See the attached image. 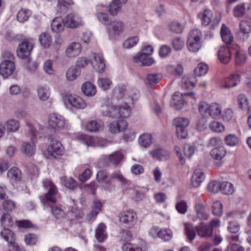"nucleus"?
Listing matches in <instances>:
<instances>
[{
	"label": "nucleus",
	"mask_w": 251,
	"mask_h": 251,
	"mask_svg": "<svg viewBox=\"0 0 251 251\" xmlns=\"http://www.w3.org/2000/svg\"><path fill=\"white\" fill-rule=\"evenodd\" d=\"M199 111L203 118L208 116L216 120L220 119L222 116V106L217 102L210 104L201 101L199 104Z\"/></svg>",
	"instance_id": "nucleus-1"
},
{
	"label": "nucleus",
	"mask_w": 251,
	"mask_h": 251,
	"mask_svg": "<svg viewBox=\"0 0 251 251\" xmlns=\"http://www.w3.org/2000/svg\"><path fill=\"white\" fill-rule=\"evenodd\" d=\"M202 33L199 29L191 30L188 35L187 46L190 51H198L202 46Z\"/></svg>",
	"instance_id": "nucleus-2"
},
{
	"label": "nucleus",
	"mask_w": 251,
	"mask_h": 251,
	"mask_svg": "<svg viewBox=\"0 0 251 251\" xmlns=\"http://www.w3.org/2000/svg\"><path fill=\"white\" fill-rule=\"evenodd\" d=\"M64 152V148L61 143L57 140H52L45 151L44 155L47 158L58 159Z\"/></svg>",
	"instance_id": "nucleus-3"
},
{
	"label": "nucleus",
	"mask_w": 251,
	"mask_h": 251,
	"mask_svg": "<svg viewBox=\"0 0 251 251\" xmlns=\"http://www.w3.org/2000/svg\"><path fill=\"white\" fill-rule=\"evenodd\" d=\"M5 56L8 59L4 60L1 62L0 64V74L3 77L7 78L14 73L16 69V66L13 61L14 59V55L8 52L5 54Z\"/></svg>",
	"instance_id": "nucleus-4"
},
{
	"label": "nucleus",
	"mask_w": 251,
	"mask_h": 251,
	"mask_svg": "<svg viewBox=\"0 0 251 251\" xmlns=\"http://www.w3.org/2000/svg\"><path fill=\"white\" fill-rule=\"evenodd\" d=\"M119 221L128 228H132L136 225L138 216L136 212L132 209L122 211L119 214Z\"/></svg>",
	"instance_id": "nucleus-5"
},
{
	"label": "nucleus",
	"mask_w": 251,
	"mask_h": 251,
	"mask_svg": "<svg viewBox=\"0 0 251 251\" xmlns=\"http://www.w3.org/2000/svg\"><path fill=\"white\" fill-rule=\"evenodd\" d=\"M147 249L146 242L141 238L126 241L122 245L123 251H145Z\"/></svg>",
	"instance_id": "nucleus-6"
},
{
	"label": "nucleus",
	"mask_w": 251,
	"mask_h": 251,
	"mask_svg": "<svg viewBox=\"0 0 251 251\" xmlns=\"http://www.w3.org/2000/svg\"><path fill=\"white\" fill-rule=\"evenodd\" d=\"M43 187L48 192L44 195V199L46 201L53 204L56 203V196L58 193L57 187L50 179H45L43 181Z\"/></svg>",
	"instance_id": "nucleus-7"
},
{
	"label": "nucleus",
	"mask_w": 251,
	"mask_h": 251,
	"mask_svg": "<svg viewBox=\"0 0 251 251\" xmlns=\"http://www.w3.org/2000/svg\"><path fill=\"white\" fill-rule=\"evenodd\" d=\"M34 46L33 41L30 39L24 40L18 45L17 49V56L23 59H28Z\"/></svg>",
	"instance_id": "nucleus-8"
},
{
	"label": "nucleus",
	"mask_w": 251,
	"mask_h": 251,
	"mask_svg": "<svg viewBox=\"0 0 251 251\" xmlns=\"http://www.w3.org/2000/svg\"><path fill=\"white\" fill-rule=\"evenodd\" d=\"M48 127L55 131H60L65 127V120L60 115L54 113L50 114L48 120Z\"/></svg>",
	"instance_id": "nucleus-9"
},
{
	"label": "nucleus",
	"mask_w": 251,
	"mask_h": 251,
	"mask_svg": "<svg viewBox=\"0 0 251 251\" xmlns=\"http://www.w3.org/2000/svg\"><path fill=\"white\" fill-rule=\"evenodd\" d=\"M187 97L195 99V94L193 93H175L173 97L171 105L175 107L176 109H180L184 105L185 101L187 100Z\"/></svg>",
	"instance_id": "nucleus-10"
},
{
	"label": "nucleus",
	"mask_w": 251,
	"mask_h": 251,
	"mask_svg": "<svg viewBox=\"0 0 251 251\" xmlns=\"http://www.w3.org/2000/svg\"><path fill=\"white\" fill-rule=\"evenodd\" d=\"M175 150L177 156L179 157L181 164H184L186 158H190L194 153L195 149L194 147L190 144H185L183 150V156L180 149L178 147H175Z\"/></svg>",
	"instance_id": "nucleus-11"
},
{
	"label": "nucleus",
	"mask_w": 251,
	"mask_h": 251,
	"mask_svg": "<svg viewBox=\"0 0 251 251\" xmlns=\"http://www.w3.org/2000/svg\"><path fill=\"white\" fill-rule=\"evenodd\" d=\"M64 24L66 26L71 28H77L83 24L81 18L74 13L67 15L64 18Z\"/></svg>",
	"instance_id": "nucleus-12"
},
{
	"label": "nucleus",
	"mask_w": 251,
	"mask_h": 251,
	"mask_svg": "<svg viewBox=\"0 0 251 251\" xmlns=\"http://www.w3.org/2000/svg\"><path fill=\"white\" fill-rule=\"evenodd\" d=\"M108 126L111 133L117 134L125 131L127 128L128 124L124 120H118L111 122Z\"/></svg>",
	"instance_id": "nucleus-13"
},
{
	"label": "nucleus",
	"mask_w": 251,
	"mask_h": 251,
	"mask_svg": "<svg viewBox=\"0 0 251 251\" xmlns=\"http://www.w3.org/2000/svg\"><path fill=\"white\" fill-rule=\"evenodd\" d=\"M94 60L91 64L94 69L100 73L104 72L105 64L102 55L100 53H93Z\"/></svg>",
	"instance_id": "nucleus-14"
},
{
	"label": "nucleus",
	"mask_w": 251,
	"mask_h": 251,
	"mask_svg": "<svg viewBox=\"0 0 251 251\" xmlns=\"http://www.w3.org/2000/svg\"><path fill=\"white\" fill-rule=\"evenodd\" d=\"M199 17L203 25H208L216 20L217 14L211 10L205 9L203 12L199 14Z\"/></svg>",
	"instance_id": "nucleus-15"
},
{
	"label": "nucleus",
	"mask_w": 251,
	"mask_h": 251,
	"mask_svg": "<svg viewBox=\"0 0 251 251\" xmlns=\"http://www.w3.org/2000/svg\"><path fill=\"white\" fill-rule=\"evenodd\" d=\"M69 103L74 107L83 109L87 106L86 102L80 97L75 95H70L68 97Z\"/></svg>",
	"instance_id": "nucleus-16"
},
{
	"label": "nucleus",
	"mask_w": 251,
	"mask_h": 251,
	"mask_svg": "<svg viewBox=\"0 0 251 251\" xmlns=\"http://www.w3.org/2000/svg\"><path fill=\"white\" fill-rule=\"evenodd\" d=\"M218 56L220 61L222 63H228L231 58L230 49L226 47H221L218 50Z\"/></svg>",
	"instance_id": "nucleus-17"
},
{
	"label": "nucleus",
	"mask_w": 251,
	"mask_h": 251,
	"mask_svg": "<svg viewBox=\"0 0 251 251\" xmlns=\"http://www.w3.org/2000/svg\"><path fill=\"white\" fill-rule=\"evenodd\" d=\"M133 60L135 63H141L142 65L146 66H151L154 62L153 58L146 54V53L137 55L133 57Z\"/></svg>",
	"instance_id": "nucleus-18"
},
{
	"label": "nucleus",
	"mask_w": 251,
	"mask_h": 251,
	"mask_svg": "<svg viewBox=\"0 0 251 251\" xmlns=\"http://www.w3.org/2000/svg\"><path fill=\"white\" fill-rule=\"evenodd\" d=\"M81 51V45L77 42H73L67 48L66 53L69 57H74L78 55Z\"/></svg>",
	"instance_id": "nucleus-19"
},
{
	"label": "nucleus",
	"mask_w": 251,
	"mask_h": 251,
	"mask_svg": "<svg viewBox=\"0 0 251 251\" xmlns=\"http://www.w3.org/2000/svg\"><path fill=\"white\" fill-rule=\"evenodd\" d=\"M204 179V175L201 169H196L191 178V184L194 187H199Z\"/></svg>",
	"instance_id": "nucleus-20"
},
{
	"label": "nucleus",
	"mask_w": 251,
	"mask_h": 251,
	"mask_svg": "<svg viewBox=\"0 0 251 251\" xmlns=\"http://www.w3.org/2000/svg\"><path fill=\"white\" fill-rule=\"evenodd\" d=\"M81 91L83 94L87 97H93L97 93L96 86L89 81L85 82L82 85Z\"/></svg>",
	"instance_id": "nucleus-21"
},
{
	"label": "nucleus",
	"mask_w": 251,
	"mask_h": 251,
	"mask_svg": "<svg viewBox=\"0 0 251 251\" xmlns=\"http://www.w3.org/2000/svg\"><path fill=\"white\" fill-rule=\"evenodd\" d=\"M106 229V226L103 223L100 224L96 229L95 236L98 242H103L107 238Z\"/></svg>",
	"instance_id": "nucleus-22"
},
{
	"label": "nucleus",
	"mask_w": 251,
	"mask_h": 251,
	"mask_svg": "<svg viewBox=\"0 0 251 251\" xmlns=\"http://www.w3.org/2000/svg\"><path fill=\"white\" fill-rule=\"evenodd\" d=\"M197 230L198 235L201 237L209 238L213 235V231L209 226L205 225L203 223L200 224L197 227Z\"/></svg>",
	"instance_id": "nucleus-23"
},
{
	"label": "nucleus",
	"mask_w": 251,
	"mask_h": 251,
	"mask_svg": "<svg viewBox=\"0 0 251 251\" xmlns=\"http://www.w3.org/2000/svg\"><path fill=\"white\" fill-rule=\"evenodd\" d=\"M226 154V151L223 146L213 149L210 151V155L213 159L217 160H222Z\"/></svg>",
	"instance_id": "nucleus-24"
},
{
	"label": "nucleus",
	"mask_w": 251,
	"mask_h": 251,
	"mask_svg": "<svg viewBox=\"0 0 251 251\" xmlns=\"http://www.w3.org/2000/svg\"><path fill=\"white\" fill-rule=\"evenodd\" d=\"M221 35L223 41L226 44H231L233 40V36L230 30L225 24L222 26Z\"/></svg>",
	"instance_id": "nucleus-25"
},
{
	"label": "nucleus",
	"mask_w": 251,
	"mask_h": 251,
	"mask_svg": "<svg viewBox=\"0 0 251 251\" xmlns=\"http://www.w3.org/2000/svg\"><path fill=\"white\" fill-rule=\"evenodd\" d=\"M127 0H113L109 5V11L112 16H116L120 10L121 5Z\"/></svg>",
	"instance_id": "nucleus-26"
},
{
	"label": "nucleus",
	"mask_w": 251,
	"mask_h": 251,
	"mask_svg": "<svg viewBox=\"0 0 251 251\" xmlns=\"http://www.w3.org/2000/svg\"><path fill=\"white\" fill-rule=\"evenodd\" d=\"M7 176L10 179L19 181L22 179V173L19 168L13 167L7 172Z\"/></svg>",
	"instance_id": "nucleus-27"
},
{
	"label": "nucleus",
	"mask_w": 251,
	"mask_h": 251,
	"mask_svg": "<svg viewBox=\"0 0 251 251\" xmlns=\"http://www.w3.org/2000/svg\"><path fill=\"white\" fill-rule=\"evenodd\" d=\"M64 19L61 17L55 18L51 25L52 30L55 32H62L64 29Z\"/></svg>",
	"instance_id": "nucleus-28"
},
{
	"label": "nucleus",
	"mask_w": 251,
	"mask_h": 251,
	"mask_svg": "<svg viewBox=\"0 0 251 251\" xmlns=\"http://www.w3.org/2000/svg\"><path fill=\"white\" fill-rule=\"evenodd\" d=\"M222 183L217 180H212L207 185V190L211 194H215L222 190Z\"/></svg>",
	"instance_id": "nucleus-29"
},
{
	"label": "nucleus",
	"mask_w": 251,
	"mask_h": 251,
	"mask_svg": "<svg viewBox=\"0 0 251 251\" xmlns=\"http://www.w3.org/2000/svg\"><path fill=\"white\" fill-rule=\"evenodd\" d=\"M247 57L245 50L236 46V66H241L247 61Z\"/></svg>",
	"instance_id": "nucleus-30"
},
{
	"label": "nucleus",
	"mask_w": 251,
	"mask_h": 251,
	"mask_svg": "<svg viewBox=\"0 0 251 251\" xmlns=\"http://www.w3.org/2000/svg\"><path fill=\"white\" fill-rule=\"evenodd\" d=\"M238 105L242 110H248V113H251V106H249L247 98L244 95L241 94L238 97Z\"/></svg>",
	"instance_id": "nucleus-31"
},
{
	"label": "nucleus",
	"mask_w": 251,
	"mask_h": 251,
	"mask_svg": "<svg viewBox=\"0 0 251 251\" xmlns=\"http://www.w3.org/2000/svg\"><path fill=\"white\" fill-rule=\"evenodd\" d=\"M60 179L63 185L68 189L74 190L77 186V181L72 177L63 176Z\"/></svg>",
	"instance_id": "nucleus-32"
},
{
	"label": "nucleus",
	"mask_w": 251,
	"mask_h": 251,
	"mask_svg": "<svg viewBox=\"0 0 251 251\" xmlns=\"http://www.w3.org/2000/svg\"><path fill=\"white\" fill-rule=\"evenodd\" d=\"M196 79L193 75L184 76L182 78L183 87L186 89L194 88L196 83Z\"/></svg>",
	"instance_id": "nucleus-33"
},
{
	"label": "nucleus",
	"mask_w": 251,
	"mask_h": 251,
	"mask_svg": "<svg viewBox=\"0 0 251 251\" xmlns=\"http://www.w3.org/2000/svg\"><path fill=\"white\" fill-rule=\"evenodd\" d=\"M0 224L3 228L12 227L13 225V221L11 215L7 213L3 214L1 217Z\"/></svg>",
	"instance_id": "nucleus-34"
},
{
	"label": "nucleus",
	"mask_w": 251,
	"mask_h": 251,
	"mask_svg": "<svg viewBox=\"0 0 251 251\" xmlns=\"http://www.w3.org/2000/svg\"><path fill=\"white\" fill-rule=\"evenodd\" d=\"M184 226L187 238L190 242H192L196 236V229L193 227L191 224L189 223L185 224Z\"/></svg>",
	"instance_id": "nucleus-35"
},
{
	"label": "nucleus",
	"mask_w": 251,
	"mask_h": 251,
	"mask_svg": "<svg viewBox=\"0 0 251 251\" xmlns=\"http://www.w3.org/2000/svg\"><path fill=\"white\" fill-rule=\"evenodd\" d=\"M1 236L9 243H13L15 241L16 237L14 233L7 228H3L0 233Z\"/></svg>",
	"instance_id": "nucleus-36"
},
{
	"label": "nucleus",
	"mask_w": 251,
	"mask_h": 251,
	"mask_svg": "<svg viewBox=\"0 0 251 251\" xmlns=\"http://www.w3.org/2000/svg\"><path fill=\"white\" fill-rule=\"evenodd\" d=\"M169 28L172 32L180 34L183 31L184 25L177 21H174L169 24Z\"/></svg>",
	"instance_id": "nucleus-37"
},
{
	"label": "nucleus",
	"mask_w": 251,
	"mask_h": 251,
	"mask_svg": "<svg viewBox=\"0 0 251 251\" xmlns=\"http://www.w3.org/2000/svg\"><path fill=\"white\" fill-rule=\"evenodd\" d=\"M20 126L19 122L14 119H10L6 121L5 123L7 131L10 132L18 131L20 128Z\"/></svg>",
	"instance_id": "nucleus-38"
},
{
	"label": "nucleus",
	"mask_w": 251,
	"mask_h": 251,
	"mask_svg": "<svg viewBox=\"0 0 251 251\" xmlns=\"http://www.w3.org/2000/svg\"><path fill=\"white\" fill-rule=\"evenodd\" d=\"M34 145H31L30 143L25 142H24L21 148V151L28 156H32L35 152V148Z\"/></svg>",
	"instance_id": "nucleus-39"
},
{
	"label": "nucleus",
	"mask_w": 251,
	"mask_h": 251,
	"mask_svg": "<svg viewBox=\"0 0 251 251\" xmlns=\"http://www.w3.org/2000/svg\"><path fill=\"white\" fill-rule=\"evenodd\" d=\"M189 123V120L184 117H177L174 120V125L176 128H187Z\"/></svg>",
	"instance_id": "nucleus-40"
},
{
	"label": "nucleus",
	"mask_w": 251,
	"mask_h": 251,
	"mask_svg": "<svg viewBox=\"0 0 251 251\" xmlns=\"http://www.w3.org/2000/svg\"><path fill=\"white\" fill-rule=\"evenodd\" d=\"M212 210L214 215L221 216L223 212V205L222 202L218 200H215L213 202Z\"/></svg>",
	"instance_id": "nucleus-41"
},
{
	"label": "nucleus",
	"mask_w": 251,
	"mask_h": 251,
	"mask_svg": "<svg viewBox=\"0 0 251 251\" xmlns=\"http://www.w3.org/2000/svg\"><path fill=\"white\" fill-rule=\"evenodd\" d=\"M39 41L41 45L45 48H49L51 43V38L49 34L42 33L39 37Z\"/></svg>",
	"instance_id": "nucleus-42"
},
{
	"label": "nucleus",
	"mask_w": 251,
	"mask_h": 251,
	"mask_svg": "<svg viewBox=\"0 0 251 251\" xmlns=\"http://www.w3.org/2000/svg\"><path fill=\"white\" fill-rule=\"evenodd\" d=\"M31 15V12L29 10L21 9L17 15V19L20 23H24L28 20Z\"/></svg>",
	"instance_id": "nucleus-43"
},
{
	"label": "nucleus",
	"mask_w": 251,
	"mask_h": 251,
	"mask_svg": "<svg viewBox=\"0 0 251 251\" xmlns=\"http://www.w3.org/2000/svg\"><path fill=\"white\" fill-rule=\"evenodd\" d=\"M152 142V137L151 134L144 133L139 138V143L143 147L147 148L150 146Z\"/></svg>",
	"instance_id": "nucleus-44"
},
{
	"label": "nucleus",
	"mask_w": 251,
	"mask_h": 251,
	"mask_svg": "<svg viewBox=\"0 0 251 251\" xmlns=\"http://www.w3.org/2000/svg\"><path fill=\"white\" fill-rule=\"evenodd\" d=\"M222 190L223 193L225 195H232L234 192V185L228 181L223 182Z\"/></svg>",
	"instance_id": "nucleus-45"
},
{
	"label": "nucleus",
	"mask_w": 251,
	"mask_h": 251,
	"mask_svg": "<svg viewBox=\"0 0 251 251\" xmlns=\"http://www.w3.org/2000/svg\"><path fill=\"white\" fill-rule=\"evenodd\" d=\"M100 128V124L95 120L89 121L85 125L86 130L91 132H96L99 130Z\"/></svg>",
	"instance_id": "nucleus-46"
},
{
	"label": "nucleus",
	"mask_w": 251,
	"mask_h": 251,
	"mask_svg": "<svg viewBox=\"0 0 251 251\" xmlns=\"http://www.w3.org/2000/svg\"><path fill=\"white\" fill-rule=\"evenodd\" d=\"M120 117L126 118L131 113V108L126 102L123 103L119 107Z\"/></svg>",
	"instance_id": "nucleus-47"
},
{
	"label": "nucleus",
	"mask_w": 251,
	"mask_h": 251,
	"mask_svg": "<svg viewBox=\"0 0 251 251\" xmlns=\"http://www.w3.org/2000/svg\"><path fill=\"white\" fill-rule=\"evenodd\" d=\"M207 65L203 63H200L194 70L195 75L201 76L205 75L208 71Z\"/></svg>",
	"instance_id": "nucleus-48"
},
{
	"label": "nucleus",
	"mask_w": 251,
	"mask_h": 251,
	"mask_svg": "<svg viewBox=\"0 0 251 251\" xmlns=\"http://www.w3.org/2000/svg\"><path fill=\"white\" fill-rule=\"evenodd\" d=\"M209 128L212 131L217 133L222 132L225 129L224 126L217 121L212 122L209 125Z\"/></svg>",
	"instance_id": "nucleus-49"
},
{
	"label": "nucleus",
	"mask_w": 251,
	"mask_h": 251,
	"mask_svg": "<svg viewBox=\"0 0 251 251\" xmlns=\"http://www.w3.org/2000/svg\"><path fill=\"white\" fill-rule=\"evenodd\" d=\"M51 213L56 219L61 220L65 218L64 211L60 207L54 206L51 208Z\"/></svg>",
	"instance_id": "nucleus-50"
},
{
	"label": "nucleus",
	"mask_w": 251,
	"mask_h": 251,
	"mask_svg": "<svg viewBox=\"0 0 251 251\" xmlns=\"http://www.w3.org/2000/svg\"><path fill=\"white\" fill-rule=\"evenodd\" d=\"M112 84V81L108 78H100L98 80L99 87L103 90L108 89Z\"/></svg>",
	"instance_id": "nucleus-51"
},
{
	"label": "nucleus",
	"mask_w": 251,
	"mask_h": 251,
	"mask_svg": "<svg viewBox=\"0 0 251 251\" xmlns=\"http://www.w3.org/2000/svg\"><path fill=\"white\" fill-rule=\"evenodd\" d=\"M196 210L199 219L202 220H207L208 219V214L206 212L203 206L198 204L196 206Z\"/></svg>",
	"instance_id": "nucleus-52"
},
{
	"label": "nucleus",
	"mask_w": 251,
	"mask_h": 251,
	"mask_svg": "<svg viewBox=\"0 0 251 251\" xmlns=\"http://www.w3.org/2000/svg\"><path fill=\"white\" fill-rule=\"evenodd\" d=\"M24 241L28 246L35 245L38 241L37 236L34 233H28L25 236Z\"/></svg>",
	"instance_id": "nucleus-53"
},
{
	"label": "nucleus",
	"mask_w": 251,
	"mask_h": 251,
	"mask_svg": "<svg viewBox=\"0 0 251 251\" xmlns=\"http://www.w3.org/2000/svg\"><path fill=\"white\" fill-rule=\"evenodd\" d=\"M124 157V155L121 151H116L110 155L108 156V159L110 161L114 164H117L121 161Z\"/></svg>",
	"instance_id": "nucleus-54"
},
{
	"label": "nucleus",
	"mask_w": 251,
	"mask_h": 251,
	"mask_svg": "<svg viewBox=\"0 0 251 251\" xmlns=\"http://www.w3.org/2000/svg\"><path fill=\"white\" fill-rule=\"evenodd\" d=\"M158 236L165 241H169L173 236V233L171 229H164L160 230L158 232Z\"/></svg>",
	"instance_id": "nucleus-55"
},
{
	"label": "nucleus",
	"mask_w": 251,
	"mask_h": 251,
	"mask_svg": "<svg viewBox=\"0 0 251 251\" xmlns=\"http://www.w3.org/2000/svg\"><path fill=\"white\" fill-rule=\"evenodd\" d=\"M235 84V75L234 74L226 78L223 83L225 88H229L233 87Z\"/></svg>",
	"instance_id": "nucleus-56"
},
{
	"label": "nucleus",
	"mask_w": 251,
	"mask_h": 251,
	"mask_svg": "<svg viewBox=\"0 0 251 251\" xmlns=\"http://www.w3.org/2000/svg\"><path fill=\"white\" fill-rule=\"evenodd\" d=\"M78 139L82 140L88 146H94L95 140L94 138L90 135L86 134H80L78 136Z\"/></svg>",
	"instance_id": "nucleus-57"
},
{
	"label": "nucleus",
	"mask_w": 251,
	"mask_h": 251,
	"mask_svg": "<svg viewBox=\"0 0 251 251\" xmlns=\"http://www.w3.org/2000/svg\"><path fill=\"white\" fill-rule=\"evenodd\" d=\"M16 224L19 229L30 228L33 227V224L29 220H19L16 221Z\"/></svg>",
	"instance_id": "nucleus-58"
},
{
	"label": "nucleus",
	"mask_w": 251,
	"mask_h": 251,
	"mask_svg": "<svg viewBox=\"0 0 251 251\" xmlns=\"http://www.w3.org/2000/svg\"><path fill=\"white\" fill-rule=\"evenodd\" d=\"M185 45L184 41L181 38H176L172 42V46L175 50H181Z\"/></svg>",
	"instance_id": "nucleus-59"
},
{
	"label": "nucleus",
	"mask_w": 251,
	"mask_h": 251,
	"mask_svg": "<svg viewBox=\"0 0 251 251\" xmlns=\"http://www.w3.org/2000/svg\"><path fill=\"white\" fill-rule=\"evenodd\" d=\"M139 39L137 36L130 37L125 41L124 46L126 48H130L136 45Z\"/></svg>",
	"instance_id": "nucleus-60"
},
{
	"label": "nucleus",
	"mask_w": 251,
	"mask_h": 251,
	"mask_svg": "<svg viewBox=\"0 0 251 251\" xmlns=\"http://www.w3.org/2000/svg\"><path fill=\"white\" fill-rule=\"evenodd\" d=\"M92 174V171L89 169H86L79 176V179L82 182H84L90 178Z\"/></svg>",
	"instance_id": "nucleus-61"
},
{
	"label": "nucleus",
	"mask_w": 251,
	"mask_h": 251,
	"mask_svg": "<svg viewBox=\"0 0 251 251\" xmlns=\"http://www.w3.org/2000/svg\"><path fill=\"white\" fill-rule=\"evenodd\" d=\"M176 207L178 212L181 214L185 213L187 210L186 202L184 201H181L177 203Z\"/></svg>",
	"instance_id": "nucleus-62"
},
{
	"label": "nucleus",
	"mask_w": 251,
	"mask_h": 251,
	"mask_svg": "<svg viewBox=\"0 0 251 251\" xmlns=\"http://www.w3.org/2000/svg\"><path fill=\"white\" fill-rule=\"evenodd\" d=\"M3 207L7 211H12L16 207L15 202L10 200H5L3 202Z\"/></svg>",
	"instance_id": "nucleus-63"
},
{
	"label": "nucleus",
	"mask_w": 251,
	"mask_h": 251,
	"mask_svg": "<svg viewBox=\"0 0 251 251\" xmlns=\"http://www.w3.org/2000/svg\"><path fill=\"white\" fill-rule=\"evenodd\" d=\"M176 134L178 138L185 139L188 136L187 128H176Z\"/></svg>",
	"instance_id": "nucleus-64"
}]
</instances>
